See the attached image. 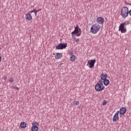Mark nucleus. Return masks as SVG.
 <instances>
[{
	"mask_svg": "<svg viewBox=\"0 0 131 131\" xmlns=\"http://www.w3.org/2000/svg\"><path fill=\"white\" fill-rule=\"evenodd\" d=\"M104 89L105 86H103V81H101V80L97 82L95 86V89L96 92H102Z\"/></svg>",
	"mask_w": 131,
	"mask_h": 131,
	"instance_id": "f257e3e1",
	"label": "nucleus"
},
{
	"mask_svg": "<svg viewBox=\"0 0 131 131\" xmlns=\"http://www.w3.org/2000/svg\"><path fill=\"white\" fill-rule=\"evenodd\" d=\"M129 23L128 21L121 24L119 27V31H120L121 33H125L126 32V26Z\"/></svg>",
	"mask_w": 131,
	"mask_h": 131,
	"instance_id": "f03ea898",
	"label": "nucleus"
},
{
	"mask_svg": "<svg viewBox=\"0 0 131 131\" xmlns=\"http://www.w3.org/2000/svg\"><path fill=\"white\" fill-rule=\"evenodd\" d=\"M100 28L101 26H100V25L98 24H95L92 26L90 31L92 33H93V34H96V33L100 30Z\"/></svg>",
	"mask_w": 131,
	"mask_h": 131,
	"instance_id": "7ed1b4c3",
	"label": "nucleus"
},
{
	"mask_svg": "<svg viewBox=\"0 0 131 131\" xmlns=\"http://www.w3.org/2000/svg\"><path fill=\"white\" fill-rule=\"evenodd\" d=\"M121 16L123 18H126L128 16V8L124 7L121 10Z\"/></svg>",
	"mask_w": 131,
	"mask_h": 131,
	"instance_id": "20e7f679",
	"label": "nucleus"
},
{
	"mask_svg": "<svg viewBox=\"0 0 131 131\" xmlns=\"http://www.w3.org/2000/svg\"><path fill=\"white\" fill-rule=\"evenodd\" d=\"M67 48V43H60L56 47V50H63Z\"/></svg>",
	"mask_w": 131,
	"mask_h": 131,
	"instance_id": "39448f33",
	"label": "nucleus"
},
{
	"mask_svg": "<svg viewBox=\"0 0 131 131\" xmlns=\"http://www.w3.org/2000/svg\"><path fill=\"white\" fill-rule=\"evenodd\" d=\"M95 63H96V59L90 60L88 62L86 66H89V68L92 69L95 67Z\"/></svg>",
	"mask_w": 131,
	"mask_h": 131,
	"instance_id": "423d86ee",
	"label": "nucleus"
},
{
	"mask_svg": "<svg viewBox=\"0 0 131 131\" xmlns=\"http://www.w3.org/2000/svg\"><path fill=\"white\" fill-rule=\"evenodd\" d=\"M38 123L37 122L32 123V127H31L32 131H38Z\"/></svg>",
	"mask_w": 131,
	"mask_h": 131,
	"instance_id": "0eeeda50",
	"label": "nucleus"
},
{
	"mask_svg": "<svg viewBox=\"0 0 131 131\" xmlns=\"http://www.w3.org/2000/svg\"><path fill=\"white\" fill-rule=\"evenodd\" d=\"M119 115V111H117L114 115V116L113 117V122H116L118 119H119V116H118Z\"/></svg>",
	"mask_w": 131,
	"mask_h": 131,
	"instance_id": "6e6552de",
	"label": "nucleus"
},
{
	"mask_svg": "<svg viewBox=\"0 0 131 131\" xmlns=\"http://www.w3.org/2000/svg\"><path fill=\"white\" fill-rule=\"evenodd\" d=\"M77 35V36H80L81 35V32H80V31L75 29L73 32H72V35Z\"/></svg>",
	"mask_w": 131,
	"mask_h": 131,
	"instance_id": "1a4fd4ad",
	"label": "nucleus"
},
{
	"mask_svg": "<svg viewBox=\"0 0 131 131\" xmlns=\"http://www.w3.org/2000/svg\"><path fill=\"white\" fill-rule=\"evenodd\" d=\"M104 19L102 17H99L96 19V22L98 23V24H104Z\"/></svg>",
	"mask_w": 131,
	"mask_h": 131,
	"instance_id": "9d476101",
	"label": "nucleus"
},
{
	"mask_svg": "<svg viewBox=\"0 0 131 131\" xmlns=\"http://www.w3.org/2000/svg\"><path fill=\"white\" fill-rule=\"evenodd\" d=\"M126 113V108L122 107L120 109L119 113L120 115H124Z\"/></svg>",
	"mask_w": 131,
	"mask_h": 131,
	"instance_id": "9b49d317",
	"label": "nucleus"
},
{
	"mask_svg": "<svg viewBox=\"0 0 131 131\" xmlns=\"http://www.w3.org/2000/svg\"><path fill=\"white\" fill-rule=\"evenodd\" d=\"M108 78V76L107 75V74L102 73L101 74V79L102 80H105V79H107Z\"/></svg>",
	"mask_w": 131,
	"mask_h": 131,
	"instance_id": "f8f14e48",
	"label": "nucleus"
},
{
	"mask_svg": "<svg viewBox=\"0 0 131 131\" xmlns=\"http://www.w3.org/2000/svg\"><path fill=\"white\" fill-rule=\"evenodd\" d=\"M26 19H27V20H28V21L32 20V16H31V14H30V13H27L26 15Z\"/></svg>",
	"mask_w": 131,
	"mask_h": 131,
	"instance_id": "ddd939ff",
	"label": "nucleus"
},
{
	"mask_svg": "<svg viewBox=\"0 0 131 131\" xmlns=\"http://www.w3.org/2000/svg\"><path fill=\"white\" fill-rule=\"evenodd\" d=\"M27 125V124H26L25 122H21L20 124V126L21 128H25Z\"/></svg>",
	"mask_w": 131,
	"mask_h": 131,
	"instance_id": "4468645a",
	"label": "nucleus"
},
{
	"mask_svg": "<svg viewBox=\"0 0 131 131\" xmlns=\"http://www.w3.org/2000/svg\"><path fill=\"white\" fill-rule=\"evenodd\" d=\"M62 54L57 53H56V55L55 56V59H61L62 58Z\"/></svg>",
	"mask_w": 131,
	"mask_h": 131,
	"instance_id": "2eb2a0df",
	"label": "nucleus"
},
{
	"mask_svg": "<svg viewBox=\"0 0 131 131\" xmlns=\"http://www.w3.org/2000/svg\"><path fill=\"white\" fill-rule=\"evenodd\" d=\"M109 83H110V81L108 79L103 80V84L104 85H109Z\"/></svg>",
	"mask_w": 131,
	"mask_h": 131,
	"instance_id": "dca6fc26",
	"label": "nucleus"
},
{
	"mask_svg": "<svg viewBox=\"0 0 131 131\" xmlns=\"http://www.w3.org/2000/svg\"><path fill=\"white\" fill-rule=\"evenodd\" d=\"M75 59H76V56H75V55H72L70 57V60L72 61V62H74Z\"/></svg>",
	"mask_w": 131,
	"mask_h": 131,
	"instance_id": "f3484780",
	"label": "nucleus"
},
{
	"mask_svg": "<svg viewBox=\"0 0 131 131\" xmlns=\"http://www.w3.org/2000/svg\"><path fill=\"white\" fill-rule=\"evenodd\" d=\"M75 29H77V30H79L80 32H81V29H80V28H79V27H78V25H77L75 27Z\"/></svg>",
	"mask_w": 131,
	"mask_h": 131,
	"instance_id": "a211bd4d",
	"label": "nucleus"
},
{
	"mask_svg": "<svg viewBox=\"0 0 131 131\" xmlns=\"http://www.w3.org/2000/svg\"><path fill=\"white\" fill-rule=\"evenodd\" d=\"M73 103H74V105H79V101H76L75 100L73 102Z\"/></svg>",
	"mask_w": 131,
	"mask_h": 131,
	"instance_id": "6ab92c4d",
	"label": "nucleus"
},
{
	"mask_svg": "<svg viewBox=\"0 0 131 131\" xmlns=\"http://www.w3.org/2000/svg\"><path fill=\"white\" fill-rule=\"evenodd\" d=\"M106 104H107V100H104L103 103H102V105L103 106H105V105H106Z\"/></svg>",
	"mask_w": 131,
	"mask_h": 131,
	"instance_id": "aec40b11",
	"label": "nucleus"
},
{
	"mask_svg": "<svg viewBox=\"0 0 131 131\" xmlns=\"http://www.w3.org/2000/svg\"><path fill=\"white\" fill-rule=\"evenodd\" d=\"M14 81V79L13 78H10L9 80V82H13Z\"/></svg>",
	"mask_w": 131,
	"mask_h": 131,
	"instance_id": "412c9836",
	"label": "nucleus"
},
{
	"mask_svg": "<svg viewBox=\"0 0 131 131\" xmlns=\"http://www.w3.org/2000/svg\"><path fill=\"white\" fill-rule=\"evenodd\" d=\"M69 55H70V56H72V55H73V51H70L69 52Z\"/></svg>",
	"mask_w": 131,
	"mask_h": 131,
	"instance_id": "4be33fe9",
	"label": "nucleus"
},
{
	"mask_svg": "<svg viewBox=\"0 0 131 131\" xmlns=\"http://www.w3.org/2000/svg\"><path fill=\"white\" fill-rule=\"evenodd\" d=\"M36 9H33L32 10H31L30 13H34L35 12V11H36Z\"/></svg>",
	"mask_w": 131,
	"mask_h": 131,
	"instance_id": "5701e85b",
	"label": "nucleus"
},
{
	"mask_svg": "<svg viewBox=\"0 0 131 131\" xmlns=\"http://www.w3.org/2000/svg\"><path fill=\"white\" fill-rule=\"evenodd\" d=\"M13 89H15V90H17V91H19V88L16 86L13 87Z\"/></svg>",
	"mask_w": 131,
	"mask_h": 131,
	"instance_id": "b1692460",
	"label": "nucleus"
},
{
	"mask_svg": "<svg viewBox=\"0 0 131 131\" xmlns=\"http://www.w3.org/2000/svg\"><path fill=\"white\" fill-rule=\"evenodd\" d=\"M37 13H38V12H37V11H36V10L35 11V12H34L36 17V15H37Z\"/></svg>",
	"mask_w": 131,
	"mask_h": 131,
	"instance_id": "393cba45",
	"label": "nucleus"
},
{
	"mask_svg": "<svg viewBox=\"0 0 131 131\" xmlns=\"http://www.w3.org/2000/svg\"><path fill=\"white\" fill-rule=\"evenodd\" d=\"M75 42H79V39H77L75 40Z\"/></svg>",
	"mask_w": 131,
	"mask_h": 131,
	"instance_id": "a878e982",
	"label": "nucleus"
},
{
	"mask_svg": "<svg viewBox=\"0 0 131 131\" xmlns=\"http://www.w3.org/2000/svg\"><path fill=\"white\" fill-rule=\"evenodd\" d=\"M128 14L131 16V9L128 11Z\"/></svg>",
	"mask_w": 131,
	"mask_h": 131,
	"instance_id": "bb28decb",
	"label": "nucleus"
},
{
	"mask_svg": "<svg viewBox=\"0 0 131 131\" xmlns=\"http://www.w3.org/2000/svg\"><path fill=\"white\" fill-rule=\"evenodd\" d=\"M36 11L38 12H39V11H41V9H38V10H36Z\"/></svg>",
	"mask_w": 131,
	"mask_h": 131,
	"instance_id": "cd10ccee",
	"label": "nucleus"
},
{
	"mask_svg": "<svg viewBox=\"0 0 131 131\" xmlns=\"http://www.w3.org/2000/svg\"><path fill=\"white\" fill-rule=\"evenodd\" d=\"M74 35H72V37H73V39H75V37H74Z\"/></svg>",
	"mask_w": 131,
	"mask_h": 131,
	"instance_id": "c85d7f7f",
	"label": "nucleus"
},
{
	"mask_svg": "<svg viewBox=\"0 0 131 131\" xmlns=\"http://www.w3.org/2000/svg\"><path fill=\"white\" fill-rule=\"evenodd\" d=\"M2 62V56L0 55V62Z\"/></svg>",
	"mask_w": 131,
	"mask_h": 131,
	"instance_id": "c756f323",
	"label": "nucleus"
},
{
	"mask_svg": "<svg viewBox=\"0 0 131 131\" xmlns=\"http://www.w3.org/2000/svg\"><path fill=\"white\" fill-rule=\"evenodd\" d=\"M63 64V63H61L60 65H62Z\"/></svg>",
	"mask_w": 131,
	"mask_h": 131,
	"instance_id": "7c9ffc66",
	"label": "nucleus"
},
{
	"mask_svg": "<svg viewBox=\"0 0 131 131\" xmlns=\"http://www.w3.org/2000/svg\"><path fill=\"white\" fill-rule=\"evenodd\" d=\"M0 50H2V48H0Z\"/></svg>",
	"mask_w": 131,
	"mask_h": 131,
	"instance_id": "2f4dec72",
	"label": "nucleus"
},
{
	"mask_svg": "<svg viewBox=\"0 0 131 131\" xmlns=\"http://www.w3.org/2000/svg\"><path fill=\"white\" fill-rule=\"evenodd\" d=\"M0 56H1V53H0Z\"/></svg>",
	"mask_w": 131,
	"mask_h": 131,
	"instance_id": "473e14b6",
	"label": "nucleus"
}]
</instances>
